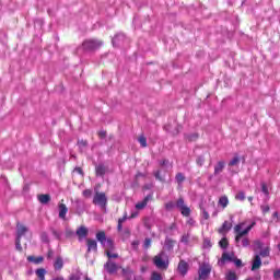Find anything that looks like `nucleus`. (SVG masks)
<instances>
[{
    "label": "nucleus",
    "instance_id": "obj_1",
    "mask_svg": "<svg viewBox=\"0 0 280 280\" xmlns=\"http://www.w3.org/2000/svg\"><path fill=\"white\" fill-rule=\"evenodd\" d=\"M257 223L255 221H250V220H246L243 221L238 224H236L234 226V233H235V242L236 244H240V241L242 240V237H244L245 235H248V233H250V231H253V228L256 225Z\"/></svg>",
    "mask_w": 280,
    "mask_h": 280
},
{
    "label": "nucleus",
    "instance_id": "obj_2",
    "mask_svg": "<svg viewBox=\"0 0 280 280\" xmlns=\"http://www.w3.org/2000/svg\"><path fill=\"white\" fill-rule=\"evenodd\" d=\"M102 45H104V42L100 39H85L82 43V49L83 51H97L102 48Z\"/></svg>",
    "mask_w": 280,
    "mask_h": 280
},
{
    "label": "nucleus",
    "instance_id": "obj_3",
    "mask_svg": "<svg viewBox=\"0 0 280 280\" xmlns=\"http://www.w3.org/2000/svg\"><path fill=\"white\" fill-rule=\"evenodd\" d=\"M93 205L101 207V209H106V205H108V198L104 192H96L93 198Z\"/></svg>",
    "mask_w": 280,
    "mask_h": 280
},
{
    "label": "nucleus",
    "instance_id": "obj_4",
    "mask_svg": "<svg viewBox=\"0 0 280 280\" xmlns=\"http://www.w3.org/2000/svg\"><path fill=\"white\" fill-rule=\"evenodd\" d=\"M199 278L197 280H208L211 275V265L203 264L199 267Z\"/></svg>",
    "mask_w": 280,
    "mask_h": 280
},
{
    "label": "nucleus",
    "instance_id": "obj_5",
    "mask_svg": "<svg viewBox=\"0 0 280 280\" xmlns=\"http://www.w3.org/2000/svg\"><path fill=\"white\" fill-rule=\"evenodd\" d=\"M165 256V253L162 252L161 254H159L158 256L154 257V265L156 266V268H162L165 269L168 266V262Z\"/></svg>",
    "mask_w": 280,
    "mask_h": 280
},
{
    "label": "nucleus",
    "instance_id": "obj_6",
    "mask_svg": "<svg viewBox=\"0 0 280 280\" xmlns=\"http://www.w3.org/2000/svg\"><path fill=\"white\" fill-rule=\"evenodd\" d=\"M177 270L179 275H182V277H185V275H187V272L189 271V264H187V261L185 260H180Z\"/></svg>",
    "mask_w": 280,
    "mask_h": 280
},
{
    "label": "nucleus",
    "instance_id": "obj_7",
    "mask_svg": "<svg viewBox=\"0 0 280 280\" xmlns=\"http://www.w3.org/2000/svg\"><path fill=\"white\" fill-rule=\"evenodd\" d=\"M105 269L107 270V272H109V275H114V272H117V270H119V266H117V264L108 260L105 264Z\"/></svg>",
    "mask_w": 280,
    "mask_h": 280
},
{
    "label": "nucleus",
    "instance_id": "obj_8",
    "mask_svg": "<svg viewBox=\"0 0 280 280\" xmlns=\"http://www.w3.org/2000/svg\"><path fill=\"white\" fill-rule=\"evenodd\" d=\"M86 244H88V253H92V252L97 253V241L88 238Z\"/></svg>",
    "mask_w": 280,
    "mask_h": 280
},
{
    "label": "nucleus",
    "instance_id": "obj_9",
    "mask_svg": "<svg viewBox=\"0 0 280 280\" xmlns=\"http://www.w3.org/2000/svg\"><path fill=\"white\" fill-rule=\"evenodd\" d=\"M77 235H78L80 242H82V240H84V237H86L89 235V229H86L85 226H80L77 230Z\"/></svg>",
    "mask_w": 280,
    "mask_h": 280
},
{
    "label": "nucleus",
    "instance_id": "obj_10",
    "mask_svg": "<svg viewBox=\"0 0 280 280\" xmlns=\"http://www.w3.org/2000/svg\"><path fill=\"white\" fill-rule=\"evenodd\" d=\"M102 246H103V248H105V253H109V252L114 250L115 243H113V240L107 238V241H105Z\"/></svg>",
    "mask_w": 280,
    "mask_h": 280
},
{
    "label": "nucleus",
    "instance_id": "obj_11",
    "mask_svg": "<svg viewBox=\"0 0 280 280\" xmlns=\"http://www.w3.org/2000/svg\"><path fill=\"white\" fill-rule=\"evenodd\" d=\"M67 211H69V209L67 208V205L60 203L59 205V218H61V220H65L67 218Z\"/></svg>",
    "mask_w": 280,
    "mask_h": 280
},
{
    "label": "nucleus",
    "instance_id": "obj_12",
    "mask_svg": "<svg viewBox=\"0 0 280 280\" xmlns=\"http://www.w3.org/2000/svg\"><path fill=\"white\" fill-rule=\"evenodd\" d=\"M261 268V257L256 255L253 261L252 270H259Z\"/></svg>",
    "mask_w": 280,
    "mask_h": 280
},
{
    "label": "nucleus",
    "instance_id": "obj_13",
    "mask_svg": "<svg viewBox=\"0 0 280 280\" xmlns=\"http://www.w3.org/2000/svg\"><path fill=\"white\" fill-rule=\"evenodd\" d=\"M96 240L100 242V244H104L108 238H106V232L100 231L96 233Z\"/></svg>",
    "mask_w": 280,
    "mask_h": 280
},
{
    "label": "nucleus",
    "instance_id": "obj_14",
    "mask_svg": "<svg viewBox=\"0 0 280 280\" xmlns=\"http://www.w3.org/2000/svg\"><path fill=\"white\" fill-rule=\"evenodd\" d=\"M149 200H150V196H147L142 201L136 205V209L138 210L145 209V207H148Z\"/></svg>",
    "mask_w": 280,
    "mask_h": 280
},
{
    "label": "nucleus",
    "instance_id": "obj_15",
    "mask_svg": "<svg viewBox=\"0 0 280 280\" xmlns=\"http://www.w3.org/2000/svg\"><path fill=\"white\" fill-rule=\"evenodd\" d=\"M175 244H176V242L173 241L172 238H166L165 243H164V249L165 250H172V248H174Z\"/></svg>",
    "mask_w": 280,
    "mask_h": 280
},
{
    "label": "nucleus",
    "instance_id": "obj_16",
    "mask_svg": "<svg viewBox=\"0 0 280 280\" xmlns=\"http://www.w3.org/2000/svg\"><path fill=\"white\" fill-rule=\"evenodd\" d=\"M25 233H27V228H25L24 225L18 224V238L21 240V237H23Z\"/></svg>",
    "mask_w": 280,
    "mask_h": 280
},
{
    "label": "nucleus",
    "instance_id": "obj_17",
    "mask_svg": "<svg viewBox=\"0 0 280 280\" xmlns=\"http://www.w3.org/2000/svg\"><path fill=\"white\" fill-rule=\"evenodd\" d=\"M63 266H65V262L62 261V259L60 257L56 258L54 264L55 270H62Z\"/></svg>",
    "mask_w": 280,
    "mask_h": 280
},
{
    "label": "nucleus",
    "instance_id": "obj_18",
    "mask_svg": "<svg viewBox=\"0 0 280 280\" xmlns=\"http://www.w3.org/2000/svg\"><path fill=\"white\" fill-rule=\"evenodd\" d=\"M44 258L42 256L34 257V256H28L27 261H31L32 264H43Z\"/></svg>",
    "mask_w": 280,
    "mask_h": 280
},
{
    "label": "nucleus",
    "instance_id": "obj_19",
    "mask_svg": "<svg viewBox=\"0 0 280 280\" xmlns=\"http://www.w3.org/2000/svg\"><path fill=\"white\" fill-rule=\"evenodd\" d=\"M231 226H233V224H231L230 222L225 221L222 225V228L219 230L220 233H228V231H231Z\"/></svg>",
    "mask_w": 280,
    "mask_h": 280
},
{
    "label": "nucleus",
    "instance_id": "obj_20",
    "mask_svg": "<svg viewBox=\"0 0 280 280\" xmlns=\"http://www.w3.org/2000/svg\"><path fill=\"white\" fill-rule=\"evenodd\" d=\"M38 200L42 205H47V202L51 200V197H49V195H39Z\"/></svg>",
    "mask_w": 280,
    "mask_h": 280
},
{
    "label": "nucleus",
    "instance_id": "obj_21",
    "mask_svg": "<svg viewBox=\"0 0 280 280\" xmlns=\"http://www.w3.org/2000/svg\"><path fill=\"white\" fill-rule=\"evenodd\" d=\"M222 170H224V162H218L214 166V174H221Z\"/></svg>",
    "mask_w": 280,
    "mask_h": 280
},
{
    "label": "nucleus",
    "instance_id": "obj_22",
    "mask_svg": "<svg viewBox=\"0 0 280 280\" xmlns=\"http://www.w3.org/2000/svg\"><path fill=\"white\" fill-rule=\"evenodd\" d=\"M226 280H237V275L235 271H228L225 275Z\"/></svg>",
    "mask_w": 280,
    "mask_h": 280
},
{
    "label": "nucleus",
    "instance_id": "obj_23",
    "mask_svg": "<svg viewBox=\"0 0 280 280\" xmlns=\"http://www.w3.org/2000/svg\"><path fill=\"white\" fill-rule=\"evenodd\" d=\"M240 242H241V246H243L244 248L250 246V240H248V237H244V236H243V237L240 240Z\"/></svg>",
    "mask_w": 280,
    "mask_h": 280
},
{
    "label": "nucleus",
    "instance_id": "obj_24",
    "mask_svg": "<svg viewBox=\"0 0 280 280\" xmlns=\"http://www.w3.org/2000/svg\"><path fill=\"white\" fill-rule=\"evenodd\" d=\"M219 205H221V207H223V209H225V207L229 206V198L228 197H221L219 199Z\"/></svg>",
    "mask_w": 280,
    "mask_h": 280
},
{
    "label": "nucleus",
    "instance_id": "obj_25",
    "mask_svg": "<svg viewBox=\"0 0 280 280\" xmlns=\"http://www.w3.org/2000/svg\"><path fill=\"white\" fill-rule=\"evenodd\" d=\"M47 273V271L45 269H37L36 270V275L38 277V279L40 280H45V275Z\"/></svg>",
    "mask_w": 280,
    "mask_h": 280
},
{
    "label": "nucleus",
    "instance_id": "obj_26",
    "mask_svg": "<svg viewBox=\"0 0 280 280\" xmlns=\"http://www.w3.org/2000/svg\"><path fill=\"white\" fill-rule=\"evenodd\" d=\"M179 210L182 212V215H185L186 218L189 217V213H191V210L187 206H184V208H180Z\"/></svg>",
    "mask_w": 280,
    "mask_h": 280
},
{
    "label": "nucleus",
    "instance_id": "obj_27",
    "mask_svg": "<svg viewBox=\"0 0 280 280\" xmlns=\"http://www.w3.org/2000/svg\"><path fill=\"white\" fill-rule=\"evenodd\" d=\"M140 145L142 148H148V140L145 139V137L141 136L139 139H138Z\"/></svg>",
    "mask_w": 280,
    "mask_h": 280
},
{
    "label": "nucleus",
    "instance_id": "obj_28",
    "mask_svg": "<svg viewBox=\"0 0 280 280\" xmlns=\"http://www.w3.org/2000/svg\"><path fill=\"white\" fill-rule=\"evenodd\" d=\"M222 261H233V256H231L229 253H223Z\"/></svg>",
    "mask_w": 280,
    "mask_h": 280
},
{
    "label": "nucleus",
    "instance_id": "obj_29",
    "mask_svg": "<svg viewBox=\"0 0 280 280\" xmlns=\"http://www.w3.org/2000/svg\"><path fill=\"white\" fill-rule=\"evenodd\" d=\"M262 246H264V243H261V241H255V242H254V248H255V250L261 249Z\"/></svg>",
    "mask_w": 280,
    "mask_h": 280
},
{
    "label": "nucleus",
    "instance_id": "obj_30",
    "mask_svg": "<svg viewBox=\"0 0 280 280\" xmlns=\"http://www.w3.org/2000/svg\"><path fill=\"white\" fill-rule=\"evenodd\" d=\"M104 167L102 165L96 166V174L97 176H104Z\"/></svg>",
    "mask_w": 280,
    "mask_h": 280
},
{
    "label": "nucleus",
    "instance_id": "obj_31",
    "mask_svg": "<svg viewBox=\"0 0 280 280\" xmlns=\"http://www.w3.org/2000/svg\"><path fill=\"white\" fill-rule=\"evenodd\" d=\"M151 280H163V278L161 277V273L154 271L151 276Z\"/></svg>",
    "mask_w": 280,
    "mask_h": 280
},
{
    "label": "nucleus",
    "instance_id": "obj_32",
    "mask_svg": "<svg viewBox=\"0 0 280 280\" xmlns=\"http://www.w3.org/2000/svg\"><path fill=\"white\" fill-rule=\"evenodd\" d=\"M236 200H246V195L244 194V191H241L238 194H236L235 196Z\"/></svg>",
    "mask_w": 280,
    "mask_h": 280
},
{
    "label": "nucleus",
    "instance_id": "obj_33",
    "mask_svg": "<svg viewBox=\"0 0 280 280\" xmlns=\"http://www.w3.org/2000/svg\"><path fill=\"white\" fill-rule=\"evenodd\" d=\"M175 178L177 183L180 184L185 180V175H183V173H178Z\"/></svg>",
    "mask_w": 280,
    "mask_h": 280
},
{
    "label": "nucleus",
    "instance_id": "obj_34",
    "mask_svg": "<svg viewBox=\"0 0 280 280\" xmlns=\"http://www.w3.org/2000/svg\"><path fill=\"white\" fill-rule=\"evenodd\" d=\"M219 245L221 246V248H226V246H229V241L226 238H222L219 242Z\"/></svg>",
    "mask_w": 280,
    "mask_h": 280
},
{
    "label": "nucleus",
    "instance_id": "obj_35",
    "mask_svg": "<svg viewBox=\"0 0 280 280\" xmlns=\"http://www.w3.org/2000/svg\"><path fill=\"white\" fill-rule=\"evenodd\" d=\"M270 255V248H265L260 252V257H268Z\"/></svg>",
    "mask_w": 280,
    "mask_h": 280
},
{
    "label": "nucleus",
    "instance_id": "obj_36",
    "mask_svg": "<svg viewBox=\"0 0 280 280\" xmlns=\"http://www.w3.org/2000/svg\"><path fill=\"white\" fill-rule=\"evenodd\" d=\"M106 255H107L108 259H117V257H119V255L112 253V252H106Z\"/></svg>",
    "mask_w": 280,
    "mask_h": 280
},
{
    "label": "nucleus",
    "instance_id": "obj_37",
    "mask_svg": "<svg viewBox=\"0 0 280 280\" xmlns=\"http://www.w3.org/2000/svg\"><path fill=\"white\" fill-rule=\"evenodd\" d=\"M127 220V217H122L121 219L118 220V231H121L124 221Z\"/></svg>",
    "mask_w": 280,
    "mask_h": 280
},
{
    "label": "nucleus",
    "instance_id": "obj_38",
    "mask_svg": "<svg viewBox=\"0 0 280 280\" xmlns=\"http://www.w3.org/2000/svg\"><path fill=\"white\" fill-rule=\"evenodd\" d=\"M176 206H177L178 209H183L184 207H186L185 206V200L178 199Z\"/></svg>",
    "mask_w": 280,
    "mask_h": 280
},
{
    "label": "nucleus",
    "instance_id": "obj_39",
    "mask_svg": "<svg viewBox=\"0 0 280 280\" xmlns=\"http://www.w3.org/2000/svg\"><path fill=\"white\" fill-rule=\"evenodd\" d=\"M92 194H93V191L91 189H85L83 191L84 198H91Z\"/></svg>",
    "mask_w": 280,
    "mask_h": 280
},
{
    "label": "nucleus",
    "instance_id": "obj_40",
    "mask_svg": "<svg viewBox=\"0 0 280 280\" xmlns=\"http://www.w3.org/2000/svg\"><path fill=\"white\" fill-rule=\"evenodd\" d=\"M15 248L18 250H23V247L21 246V238H18L16 237V241H15Z\"/></svg>",
    "mask_w": 280,
    "mask_h": 280
},
{
    "label": "nucleus",
    "instance_id": "obj_41",
    "mask_svg": "<svg viewBox=\"0 0 280 280\" xmlns=\"http://www.w3.org/2000/svg\"><path fill=\"white\" fill-rule=\"evenodd\" d=\"M237 163H240V158L235 156V158L229 163V165L233 166V165H237Z\"/></svg>",
    "mask_w": 280,
    "mask_h": 280
},
{
    "label": "nucleus",
    "instance_id": "obj_42",
    "mask_svg": "<svg viewBox=\"0 0 280 280\" xmlns=\"http://www.w3.org/2000/svg\"><path fill=\"white\" fill-rule=\"evenodd\" d=\"M152 245V240H150V238H145L144 240V248H149L150 246Z\"/></svg>",
    "mask_w": 280,
    "mask_h": 280
},
{
    "label": "nucleus",
    "instance_id": "obj_43",
    "mask_svg": "<svg viewBox=\"0 0 280 280\" xmlns=\"http://www.w3.org/2000/svg\"><path fill=\"white\" fill-rule=\"evenodd\" d=\"M261 191L265 196H268V186H266V184H261Z\"/></svg>",
    "mask_w": 280,
    "mask_h": 280
},
{
    "label": "nucleus",
    "instance_id": "obj_44",
    "mask_svg": "<svg viewBox=\"0 0 280 280\" xmlns=\"http://www.w3.org/2000/svg\"><path fill=\"white\" fill-rule=\"evenodd\" d=\"M203 247H205V248H211V241L205 240V242H203Z\"/></svg>",
    "mask_w": 280,
    "mask_h": 280
},
{
    "label": "nucleus",
    "instance_id": "obj_45",
    "mask_svg": "<svg viewBox=\"0 0 280 280\" xmlns=\"http://www.w3.org/2000/svg\"><path fill=\"white\" fill-rule=\"evenodd\" d=\"M197 163H198L200 166H202V165L205 164V158L199 156V158L197 159Z\"/></svg>",
    "mask_w": 280,
    "mask_h": 280
},
{
    "label": "nucleus",
    "instance_id": "obj_46",
    "mask_svg": "<svg viewBox=\"0 0 280 280\" xmlns=\"http://www.w3.org/2000/svg\"><path fill=\"white\" fill-rule=\"evenodd\" d=\"M182 242H183L184 244H187V242H189V235H183V236H182Z\"/></svg>",
    "mask_w": 280,
    "mask_h": 280
},
{
    "label": "nucleus",
    "instance_id": "obj_47",
    "mask_svg": "<svg viewBox=\"0 0 280 280\" xmlns=\"http://www.w3.org/2000/svg\"><path fill=\"white\" fill-rule=\"evenodd\" d=\"M273 279H280V269L273 272Z\"/></svg>",
    "mask_w": 280,
    "mask_h": 280
},
{
    "label": "nucleus",
    "instance_id": "obj_48",
    "mask_svg": "<svg viewBox=\"0 0 280 280\" xmlns=\"http://www.w3.org/2000/svg\"><path fill=\"white\" fill-rule=\"evenodd\" d=\"M154 176L155 178H158V180H163V178L161 177V171L155 172Z\"/></svg>",
    "mask_w": 280,
    "mask_h": 280
},
{
    "label": "nucleus",
    "instance_id": "obj_49",
    "mask_svg": "<svg viewBox=\"0 0 280 280\" xmlns=\"http://www.w3.org/2000/svg\"><path fill=\"white\" fill-rule=\"evenodd\" d=\"M42 240H43L44 242H49V237L47 236L46 233H43V234H42Z\"/></svg>",
    "mask_w": 280,
    "mask_h": 280
},
{
    "label": "nucleus",
    "instance_id": "obj_50",
    "mask_svg": "<svg viewBox=\"0 0 280 280\" xmlns=\"http://www.w3.org/2000/svg\"><path fill=\"white\" fill-rule=\"evenodd\" d=\"M234 264H235V266H236L237 268H240V267L242 266V260L236 259V260H234Z\"/></svg>",
    "mask_w": 280,
    "mask_h": 280
},
{
    "label": "nucleus",
    "instance_id": "obj_51",
    "mask_svg": "<svg viewBox=\"0 0 280 280\" xmlns=\"http://www.w3.org/2000/svg\"><path fill=\"white\" fill-rule=\"evenodd\" d=\"M70 280H80V276L79 275H72L70 277Z\"/></svg>",
    "mask_w": 280,
    "mask_h": 280
},
{
    "label": "nucleus",
    "instance_id": "obj_52",
    "mask_svg": "<svg viewBox=\"0 0 280 280\" xmlns=\"http://www.w3.org/2000/svg\"><path fill=\"white\" fill-rule=\"evenodd\" d=\"M270 211V207H262V213H268Z\"/></svg>",
    "mask_w": 280,
    "mask_h": 280
},
{
    "label": "nucleus",
    "instance_id": "obj_53",
    "mask_svg": "<svg viewBox=\"0 0 280 280\" xmlns=\"http://www.w3.org/2000/svg\"><path fill=\"white\" fill-rule=\"evenodd\" d=\"M78 143H79L80 148H82V147H85V145H86V141H84V140H81V141H79Z\"/></svg>",
    "mask_w": 280,
    "mask_h": 280
},
{
    "label": "nucleus",
    "instance_id": "obj_54",
    "mask_svg": "<svg viewBox=\"0 0 280 280\" xmlns=\"http://www.w3.org/2000/svg\"><path fill=\"white\" fill-rule=\"evenodd\" d=\"M75 172H78V174H82V168L77 167V168H75Z\"/></svg>",
    "mask_w": 280,
    "mask_h": 280
},
{
    "label": "nucleus",
    "instance_id": "obj_55",
    "mask_svg": "<svg viewBox=\"0 0 280 280\" xmlns=\"http://www.w3.org/2000/svg\"><path fill=\"white\" fill-rule=\"evenodd\" d=\"M203 217L206 218V220H208L209 213L208 212H203Z\"/></svg>",
    "mask_w": 280,
    "mask_h": 280
},
{
    "label": "nucleus",
    "instance_id": "obj_56",
    "mask_svg": "<svg viewBox=\"0 0 280 280\" xmlns=\"http://www.w3.org/2000/svg\"><path fill=\"white\" fill-rule=\"evenodd\" d=\"M52 280H65V278H62V277H57V278H55V279H52Z\"/></svg>",
    "mask_w": 280,
    "mask_h": 280
},
{
    "label": "nucleus",
    "instance_id": "obj_57",
    "mask_svg": "<svg viewBox=\"0 0 280 280\" xmlns=\"http://www.w3.org/2000/svg\"><path fill=\"white\" fill-rule=\"evenodd\" d=\"M132 245L133 246H139V242H133Z\"/></svg>",
    "mask_w": 280,
    "mask_h": 280
},
{
    "label": "nucleus",
    "instance_id": "obj_58",
    "mask_svg": "<svg viewBox=\"0 0 280 280\" xmlns=\"http://www.w3.org/2000/svg\"><path fill=\"white\" fill-rule=\"evenodd\" d=\"M128 272V269H122V275H126Z\"/></svg>",
    "mask_w": 280,
    "mask_h": 280
},
{
    "label": "nucleus",
    "instance_id": "obj_59",
    "mask_svg": "<svg viewBox=\"0 0 280 280\" xmlns=\"http://www.w3.org/2000/svg\"><path fill=\"white\" fill-rule=\"evenodd\" d=\"M137 215H138L137 213H132L131 218H137Z\"/></svg>",
    "mask_w": 280,
    "mask_h": 280
},
{
    "label": "nucleus",
    "instance_id": "obj_60",
    "mask_svg": "<svg viewBox=\"0 0 280 280\" xmlns=\"http://www.w3.org/2000/svg\"><path fill=\"white\" fill-rule=\"evenodd\" d=\"M101 136L102 137H106V132H101Z\"/></svg>",
    "mask_w": 280,
    "mask_h": 280
},
{
    "label": "nucleus",
    "instance_id": "obj_61",
    "mask_svg": "<svg viewBox=\"0 0 280 280\" xmlns=\"http://www.w3.org/2000/svg\"><path fill=\"white\" fill-rule=\"evenodd\" d=\"M249 202H253V197H248Z\"/></svg>",
    "mask_w": 280,
    "mask_h": 280
},
{
    "label": "nucleus",
    "instance_id": "obj_62",
    "mask_svg": "<svg viewBox=\"0 0 280 280\" xmlns=\"http://www.w3.org/2000/svg\"><path fill=\"white\" fill-rule=\"evenodd\" d=\"M167 163V161H163L162 165H165Z\"/></svg>",
    "mask_w": 280,
    "mask_h": 280
},
{
    "label": "nucleus",
    "instance_id": "obj_63",
    "mask_svg": "<svg viewBox=\"0 0 280 280\" xmlns=\"http://www.w3.org/2000/svg\"><path fill=\"white\" fill-rule=\"evenodd\" d=\"M85 280H91V278L86 277Z\"/></svg>",
    "mask_w": 280,
    "mask_h": 280
},
{
    "label": "nucleus",
    "instance_id": "obj_64",
    "mask_svg": "<svg viewBox=\"0 0 280 280\" xmlns=\"http://www.w3.org/2000/svg\"><path fill=\"white\" fill-rule=\"evenodd\" d=\"M273 215H277V212H275Z\"/></svg>",
    "mask_w": 280,
    "mask_h": 280
}]
</instances>
